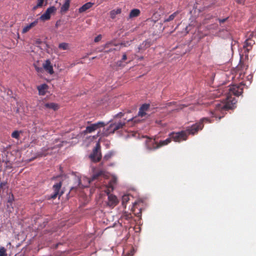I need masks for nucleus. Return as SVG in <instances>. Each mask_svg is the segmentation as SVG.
<instances>
[{"label": "nucleus", "instance_id": "obj_1", "mask_svg": "<svg viewBox=\"0 0 256 256\" xmlns=\"http://www.w3.org/2000/svg\"><path fill=\"white\" fill-rule=\"evenodd\" d=\"M204 122H211L209 118H204L199 122L195 123L190 126L186 127V130H182L177 132H172L169 134V136L176 142L185 140L188 138V134L194 135L199 130H202L204 127Z\"/></svg>", "mask_w": 256, "mask_h": 256}, {"label": "nucleus", "instance_id": "obj_2", "mask_svg": "<svg viewBox=\"0 0 256 256\" xmlns=\"http://www.w3.org/2000/svg\"><path fill=\"white\" fill-rule=\"evenodd\" d=\"M66 177V175L65 174H60L58 175L53 176L51 178L52 180H56L57 182L54 184L52 186V190L54 192L58 193L60 196H62L64 194V191L61 190L62 182L64 178Z\"/></svg>", "mask_w": 256, "mask_h": 256}, {"label": "nucleus", "instance_id": "obj_3", "mask_svg": "<svg viewBox=\"0 0 256 256\" xmlns=\"http://www.w3.org/2000/svg\"><path fill=\"white\" fill-rule=\"evenodd\" d=\"M237 100L235 98H233L232 100H228L226 103H219L216 105V108L218 110L224 111H228L230 110H234L236 106Z\"/></svg>", "mask_w": 256, "mask_h": 256}, {"label": "nucleus", "instance_id": "obj_4", "mask_svg": "<svg viewBox=\"0 0 256 256\" xmlns=\"http://www.w3.org/2000/svg\"><path fill=\"white\" fill-rule=\"evenodd\" d=\"M100 150V142H98L92 150V153L89 156V158H90L92 162H97L101 160L102 156Z\"/></svg>", "mask_w": 256, "mask_h": 256}, {"label": "nucleus", "instance_id": "obj_5", "mask_svg": "<svg viewBox=\"0 0 256 256\" xmlns=\"http://www.w3.org/2000/svg\"><path fill=\"white\" fill-rule=\"evenodd\" d=\"M108 123V122L106 124L103 122H98L94 124H90L86 127V128L84 131L83 133L84 134L88 133H91L100 128L104 127Z\"/></svg>", "mask_w": 256, "mask_h": 256}, {"label": "nucleus", "instance_id": "obj_6", "mask_svg": "<svg viewBox=\"0 0 256 256\" xmlns=\"http://www.w3.org/2000/svg\"><path fill=\"white\" fill-rule=\"evenodd\" d=\"M243 85L244 84L242 82L240 83L239 86L232 85L228 89L230 93L236 96H240L243 92V89L241 88V86Z\"/></svg>", "mask_w": 256, "mask_h": 256}, {"label": "nucleus", "instance_id": "obj_7", "mask_svg": "<svg viewBox=\"0 0 256 256\" xmlns=\"http://www.w3.org/2000/svg\"><path fill=\"white\" fill-rule=\"evenodd\" d=\"M146 148L150 150H155L158 148L159 145L155 139L148 138L145 142Z\"/></svg>", "mask_w": 256, "mask_h": 256}, {"label": "nucleus", "instance_id": "obj_8", "mask_svg": "<svg viewBox=\"0 0 256 256\" xmlns=\"http://www.w3.org/2000/svg\"><path fill=\"white\" fill-rule=\"evenodd\" d=\"M118 200L116 196L108 194V205L110 206L114 207L118 204Z\"/></svg>", "mask_w": 256, "mask_h": 256}, {"label": "nucleus", "instance_id": "obj_9", "mask_svg": "<svg viewBox=\"0 0 256 256\" xmlns=\"http://www.w3.org/2000/svg\"><path fill=\"white\" fill-rule=\"evenodd\" d=\"M43 68L50 74H54V70L52 64L50 60L48 59L46 60L45 63L43 64Z\"/></svg>", "mask_w": 256, "mask_h": 256}, {"label": "nucleus", "instance_id": "obj_10", "mask_svg": "<svg viewBox=\"0 0 256 256\" xmlns=\"http://www.w3.org/2000/svg\"><path fill=\"white\" fill-rule=\"evenodd\" d=\"M150 106V104H142L140 108H139V111L138 114V116L140 117H143L146 115V111L148 110Z\"/></svg>", "mask_w": 256, "mask_h": 256}, {"label": "nucleus", "instance_id": "obj_11", "mask_svg": "<svg viewBox=\"0 0 256 256\" xmlns=\"http://www.w3.org/2000/svg\"><path fill=\"white\" fill-rule=\"evenodd\" d=\"M255 42L254 40H246L245 41L244 44L243 46L244 48V54L246 55V57L248 58V52L250 50V48H248V46H252L253 44H254Z\"/></svg>", "mask_w": 256, "mask_h": 256}, {"label": "nucleus", "instance_id": "obj_12", "mask_svg": "<svg viewBox=\"0 0 256 256\" xmlns=\"http://www.w3.org/2000/svg\"><path fill=\"white\" fill-rule=\"evenodd\" d=\"M48 88V86L46 84H43L38 86L37 89L38 91L40 96H44L46 94V90Z\"/></svg>", "mask_w": 256, "mask_h": 256}, {"label": "nucleus", "instance_id": "obj_13", "mask_svg": "<svg viewBox=\"0 0 256 256\" xmlns=\"http://www.w3.org/2000/svg\"><path fill=\"white\" fill-rule=\"evenodd\" d=\"M94 4V2H88L83 4L81 7L78 8V12L82 13L86 12L88 10L92 8Z\"/></svg>", "mask_w": 256, "mask_h": 256}, {"label": "nucleus", "instance_id": "obj_14", "mask_svg": "<svg viewBox=\"0 0 256 256\" xmlns=\"http://www.w3.org/2000/svg\"><path fill=\"white\" fill-rule=\"evenodd\" d=\"M114 124H111L109 125V126L106 129H104V132H102V136H108L111 134H114L112 132V128H114Z\"/></svg>", "mask_w": 256, "mask_h": 256}, {"label": "nucleus", "instance_id": "obj_15", "mask_svg": "<svg viewBox=\"0 0 256 256\" xmlns=\"http://www.w3.org/2000/svg\"><path fill=\"white\" fill-rule=\"evenodd\" d=\"M39 19H36L34 22H31L30 24H28L23 29H22V33H26L28 32L30 28L36 26L38 22Z\"/></svg>", "mask_w": 256, "mask_h": 256}, {"label": "nucleus", "instance_id": "obj_16", "mask_svg": "<svg viewBox=\"0 0 256 256\" xmlns=\"http://www.w3.org/2000/svg\"><path fill=\"white\" fill-rule=\"evenodd\" d=\"M151 44H152L150 40H146L138 46V48L139 50H145L147 48H149Z\"/></svg>", "mask_w": 256, "mask_h": 256}, {"label": "nucleus", "instance_id": "obj_17", "mask_svg": "<svg viewBox=\"0 0 256 256\" xmlns=\"http://www.w3.org/2000/svg\"><path fill=\"white\" fill-rule=\"evenodd\" d=\"M44 106L46 108L52 109L54 110H57L60 106L59 105L57 104L54 102H48L44 104Z\"/></svg>", "mask_w": 256, "mask_h": 256}, {"label": "nucleus", "instance_id": "obj_18", "mask_svg": "<svg viewBox=\"0 0 256 256\" xmlns=\"http://www.w3.org/2000/svg\"><path fill=\"white\" fill-rule=\"evenodd\" d=\"M70 0H64V2L60 8L62 13L66 12L69 9Z\"/></svg>", "mask_w": 256, "mask_h": 256}, {"label": "nucleus", "instance_id": "obj_19", "mask_svg": "<svg viewBox=\"0 0 256 256\" xmlns=\"http://www.w3.org/2000/svg\"><path fill=\"white\" fill-rule=\"evenodd\" d=\"M113 124H114V125L112 132H114L116 130L122 128L125 125L126 123L120 120L118 122H116L113 123Z\"/></svg>", "mask_w": 256, "mask_h": 256}, {"label": "nucleus", "instance_id": "obj_20", "mask_svg": "<svg viewBox=\"0 0 256 256\" xmlns=\"http://www.w3.org/2000/svg\"><path fill=\"white\" fill-rule=\"evenodd\" d=\"M140 14V10L138 8H134L132 10L129 14L128 18H132L138 17Z\"/></svg>", "mask_w": 256, "mask_h": 256}, {"label": "nucleus", "instance_id": "obj_21", "mask_svg": "<svg viewBox=\"0 0 256 256\" xmlns=\"http://www.w3.org/2000/svg\"><path fill=\"white\" fill-rule=\"evenodd\" d=\"M104 174V172L102 170L98 171L94 174L92 178L89 180V182H91L96 180H97L100 176H102Z\"/></svg>", "mask_w": 256, "mask_h": 256}, {"label": "nucleus", "instance_id": "obj_22", "mask_svg": "<svg viewBox=\"0 0 256 256\" xmlns=\"http://www.w3.org/2000/svg\"><path fill=\"white\" fill-rule=\"evenodd\" d=\"M51 16L46 12H45L38 18L42 21H46L50 20Z\"/></svg>", "mask_w": 256, "mask_h": 256}, {"label": "nucleus", "instance_id": "obj_23", "mask_svg": "<svg viewBox=\"0 0 256 256\" xmlns=\"http://www.w3.org/2000/svg\"><path fill=\"white\" fill-rule=\"evenodd\" d=\"M122 10L120 8H117L116 10H113L110 12V17L112 19H114L116 18V14H120Z\"/></svg>", "mask_w": 256, "mask_h": 256}, {"label": "nucleus", "instance_id": "obj_24", "mask_svg": "<svg viewBox=\"0 0 256 256\" xmlns=\"http://www.w3.org/2000/svg\"><path fill=\"white\" fill-rule=\"evenodd\" d=\"M48 148H43L42 149V152H38L36 153V157L40 158L46 156L48 154L46 152L48 151Z\"/></svg>", "mask_w": 256, "mask_h": 256}, {"label": "nucleus", "instance_id": "obj_25", "mask_svg": "<svg viewBox=\"0 0 256 256\" xmlns=\"http://www.w3.org/2000/svg\"><path fill=\"white\" fill-rule=\"evenodd\" d=\"M116 152L114 150H111L105 154L103 158V161H107L109 160L114 154Z\"/></svg>", "mask_w": 256, "mask_h": 256}, {"label": "nucleus", "instance_id": "obj_26", "mask_svg": "<svg viewBox=\"0 0 256 256\" xmlns=\"http://www.w3.org/2000/svg\"><path fill=\"white\" fill-rule=\"evenodd\" d=\"M138 116H132V118L128 119L127 121L128 122H132L134 124L139 123L142 122V120L138 118Z\"/></svg>", "mask_w": 256, "mask_h": 256}, {"label": "nucleus", "instance_id": "obj_27", "mask_svg": "<svg viewBox=\"0 0 256 256\" xmlns=\"http://www.w3.org/2000/svg\"><path fill=\"white\" fill-rule=\"evenodd\" d=\"M76 187H72L70 189V192L66 194L67 198L68 199L70 198L76 194Z\"/></svg>", "mask_w": 256, "mask_h": 256}, {"label": "nucleus", "instance_id": "obj_28", "mask_svg": "<svg viewBox=\"0 0 256 256\" xmlns=\"http://www.w3.org/2000/svg\"><path fill=\"white\" fill-rule=\"evenodd\" d=\"M178 14V12H176L169 16L167 18H165L164 20V22H168L172 20Z\"/></svg>", "mask_w": 256, "mask_h": 256}, {"label": "nucleus", "instance_id": "obj_29", "mask_svg": "<svg viewBox=\"0 0 256 256\" xmlns=\"http://www.w3.org/2000/svg\"><path fill=\"white\" fill-rule=\"evenodd\" d=\"M171 141L172 138H170V136L164 140H160L158 143L159 147L160 148L162 146L167 145Z\"/></svg>", "mask_w": 256, "mask_h": 256}, {"label": "nucleus", "instance_id": "obj_30", "mask_svg": "<svg viewBox=\"0 0 256 256\" xmlns=\"http://www.w3.org/2000/svg\"><path fill=\"white\" fill-rule=\"evenodd\" d=\"M60 196V194H58V193H56V192H54L50 194V195H48L46 196V198L47 200H54L58 196V198H60V196Z\"/></svg>", "mask_w": 256, "mask_h": 256}, {"label": "nucleus", "instance_id": "obj_31", "mask_svg": "<svg viewBox=\"0 0 256 256\" xmlns=\"http://www.w3.org/2000/svg\"><path fill=\"white\" fill-rule=\"evenodd\" d=\"M130 200L129 195L124 194L122 197V206L126 208V203L128 202Z\"/></svg>", "mask_w": 256, "mask_h": 256}, {"label": "nucleus", "instance_id": "obj_32", "mask_svg": "<svg viewBox=\"0 0 256 256\" xmlns=\"http://www.w3.org/2000/svg\"><path fill=\"white\" fill-rule=\"evenodd\" d=\"M56 11V8L54 6H51L48 8L46 10V12H48V14H50V16L52 14H54Z\"/></svg>", "mask_w": 256, "mask_h": 256}, {"label": "nucleus", "instance_id": "obj_33", "mask_svg": "<svg viewBox=\"0 0 256 256\" xmlns=\"http://www.w3.org/2000/svg\"><path fill=\"white\" fill-rule=\"evenodd\" d=\"M48 4V0H38V6L40 8L44 6H46Z\"/></svg>", "mask_w": 256, "mask_h": 256}, {"label": "nucleus", "instance_id": "obj_34", "mask_svg": "<svg viewBox=\"0 0 256 256\" xmlns=\"http://www.w3.org/2000/svg\"><path fill=\"white\" fill-rule=\"evenodd\" d=\"M0 256H8L6 248L4 246L0 247Z\"/></svg>", "mask_w": 256, "mask_h": 256}, {"label": "nucleus", "instance_id": "obj_35", "mask_svg": "<svg viewBox=\"0 0 256 256\" xmlns=\"http://www.w3.org/2000/svg\"><path fill=\"white\" fill-rule=\"evenodd\" d=\"M68 48V44L66 42H62L59 44L58 48L64 50H66Z\"/></svg>", "mask_w": 256, "mask_h": 256}, {"label": "nucleus", "instance_id": "obj_36", "mask_svg": "<svg viewBox=\"0 0 256 256\" xmlns=\"http://www.w3.org/2000/svg\"><path fill=\"white\" fill-rule=\"evenodd\" d=\"M44 43L45 44L44 50H46V52L48 54H50L52 52V50L50 48V46L49 44H48L46 42H44Z\"/></svg>", "mask_w": 256, "mask_h": 256}, {"label": "nucleus", "instance_id": "obj_37", "mask_svg": "<svg viewBox=\"0 0 256 256\" xmlns=\"http://www.w3.org/2000/svg\"><path fill=\"white\" fill-rule=\"evenodd\" d=\"M116 66V68H123L125 66V64H123V61L122 60H118L116 62V64L114 66Z\"/></svg>", "mask_w": 256, "mask_h": 256}, {"label": "nucleus", "instance_id": "obj_38", "mask_svg": "<svg viewBox=\"0 0 256 256\" xmlns=\"http://www.w3.org/2000/svg\"><path fill=\"white\" fill-rule=\"evenodd\" d=\"M14 198L13 194H10L8 199V203L10 204V206H12V202L14 201Z\"/></svg>", "mask_w": 256, "mask_h": 256}, {"label": "nucleus", "instance_id": "obj_39", "mask_svg": "<svg viewBox=\"0 0 256 256\" xmlns=\"http://www.w3.org/2000/svg\"><path fill=\"white\" fill-rule=\"evenodd\" d=\"M12 136L13 138H18L20 137V132L18 130H14L12 132Z\"/></svg>", "mask_w": 256, "mask_h": 256}, {"label": "nucleus", "instance_id": "obj_40", "mask_svg": "<svg viewBox=\"0 0 256 256\" xmlns=\"http://www.w3.org/2000/svg\"><path fill=\"white\" fill-rule=\"evenodd\" d=\"M140 202H142V200H138V202H135L134 204H133V206L132 208V211L134 212H135L136 210V208H137V205Z\"/></svg>", "mask_w": 256, "mask_h": 256}, {"label": "nucleus", "instance_id": "obj_41", "mask_svg": "<svg viewBox=\"0 0 256 256\" xmlns=\"http://www.w3.org/2000/svg\"><path fill=\"white\" fill-rule=\"evenodd\" d=\"M34 68H35L36 71L38 72H40V73H43L44 72L43 67L42 68L38 67L36 64H34Z\"/></svg>", "mask_w": 256, "mask_h": 256}, {"label": "nucleus", "instance_id": "obj_42", "mask_svg": "<svg viewBox=\"0 0 256 256\" xmlns=\"http://www.w3.org/2000/svg\"><path fill=\"white\" fill-rule=\"evenodd\" d=\"M124 114H125V112H124V111L121 112H120L119 113L117 114H116L114 118H121L124 116Z\"/></svg>", "mask_w": 256, "mask_h": 256}, {"label": "nucleus", "instance_id": "obj_43", "mask_svg": "<svg viewBox=\"0 0 256 256\" xmlns=\"http://www.w3.org/2000/svg\"><path fill=\"white\" fill-rule=\"evenodd\" d=\"M62 242H58V243H57L56 244H53L51 246L50 248L52 249L56 250V249H57L58 248L59 246L62 245Z\"/></svg>", "mask_w": 256, "mask_h": 256}, {"label": "nucleus", "instance_id": "obj_44", "mask_svg": "<svg viewBox=\"0 0 256 256\" xmlns=\"http://www.w3.org/2000/svg\"><path fill=\"white\" fill-rule=\"evenodd\" d=\"M48 224V220H45L42 224H40V228H44V227H46V226L47 225V224Z\"/></svg>", "mask_w": 256, "mask_h": 256}, {"label": "nucleus", "instance_id": "obj_45", "mask_svg": "<svg viewBox=\"0 0 256 256\" xmlns=\"http://www.w3.org/2000/svg\"><path fill=\"white\" fill-rule=\"evenodd\" d=\"M228 17L226 18H218V21L220 24H222V23H224V22H226L228 20Z\"/></svg>", "mask_w": 256, "mask_h": 256}, {"label": "nucleus", "instance_id": "obj_46", "mask_svg": "<svg viewBox=\"0 0 256 256\" xmlns=\"http://www.w3.org/2000/svg\"><path fill=\"white\" fill-rule=\"evenodd\" d=\"M102 38V36L101 34H99L97 36H96L94 39V42H98L99 41H100L101 40Z\"/></svg>", "mask_w": 256, "mask_h": 256}, {"label": "nucleus", "instance_id": "obj_47", "mask_svg": "<svg viewBox=\"0 0 256 256\" xmlns=\"http://www.w3.org/2000/svg\"><path fill=\"white\" fill-rule=\"evenodd\" d=\"M116 50V49L114 48H110L109 50H100V52H104L106 54H108L110 52H112L114 50Z\"/></svg>", "mask_w": 256, "mask_h": 256}, {"label": "nucleus", "instance_id": "obj_48", "mask_svg": "<svg viewBox=\"0 0 256 256\" xmlns=\"http://www.w3.org/2000/svg\"><path fill=\"white\" fill-rule=\"evenodd\" d=\"M138 210H139V212H137V213H135V215L136 216H138V217H139L140 218H141V217H142V208H140L138 209Z\"/></svg>", "mask_w": 256, "mask_h": 256}, {"label": "nucleus", "instance_id": "obj_49", "mask_svg": "<svg viewBox=\"0 0 256 256\" xmlns=\"http://www.w3.org/2000/svg\"><path fill=\"white\" fill-rule=\"evenodd\" d=\"M44 43L43 42H42L40 39H36V40H35V42H34V44L37 46L38 44H42Z\"/></svg>", "mask_w": 256, "mask_h": 256}, {"label": "nucleus", "instance_id": "obj_50", "mask_svg": "<svg viewBox=\"0 0 256 256\" xmlns=\"http://www.w3.org/2000/svg\"><path fill=\"white\" fill-rule=\"evenodd\" d=\"M62 24V20H58L56 22L55 27L56 28H58V27L60 26Z\"/></svg>", "mask_w": 256, "mask_h": 256}, {"label": "nucleus", "instance_id": "obj_51", "mask_svg": "<svg viewBox=\"0 0 256 256\" xmlns=\"http://www.w3.org/2000/svg\"><path fill=\"white\" fill-rule=\"evenodd\" d=\"M67 143H68V142L66 141H62L60 142V144H57L56 146L58 148H61L63 146L64 144H67Z\"/></svg>", "mask_w": 256, "mask_h": 256}, {"label": "nucleus", "instance_id": "obj_52", "mask_svg": "<svg viewBox=\"0 0 256 256\" xmlns=\"http://www.w3.org/2000/svg\"><path fill=\"white\" fill-rule=\"evenodd\" d=\"M112 42H107L106 44L104 46V49L105 48H108L110 47V46L112 45Z\"/></svg>", "mask_w": 256, "mask_h": 256}, {"label": "nucleus", "instance_id": "obj_53", "mask_svg": "<svg viewBox=\"0 0 256 256\" xmlns=\"http://www.w3.org/2000/svg\"><path fill=\"white\" fill-rule=\"evenodd\" d=\"M176 104V102H168L166 104L164 108H167L168 107L170 106H172V104Z\"/></svg>", "mask_w": 256, "mask_h": 256}, {"label": "nucleus", "instance_id": "obj_54", "mask_svg": "<svg viewBox=\"0 0 256 256\" xmlns=\"http://www.w3.org/2000/svg\"><path fill=\"white\" fill-rule=\"evenodd\" d=\"M124 216L126 217V220H130V218H132V216H131V214H128L126 213V214Z\"/></svg>", "mask_w": 256, "mask_h": 256}, {"label": "nucleus", "instance_id": "obj_55", "mask_svg": "<svg viewBox=\"0 0 256 256\" xmlns=\"http://www.w3.org/2000/svg\"><path fill=\"white\" fill-rule=\"evenodd\" d=\"M246 0H236V2L240 4H244Z\"/></svg>", "mask_w": 256, "mask_h": 256}, {"label": "nucleus", "instance_id": "obj_56", "mask_svg": "<svg viewBox=\"0 0 256 256\" xmlns=\"http://www.w3.org/2000/svg\"><path fill=\"white\" fill-rule=\"evenodd\" d=\"M127 59V56H126V54L124 53L123 55H122V61H124V60H125Z\"/></svg>", "mask_w": 256, "mask_h": 256}, {"label": "nucleus", "instance_id": "obj_57", "mask_svg": "<svg viewBox=\"0 0 256 256\" xmlns=\"http://www.w3.org/2000/svg\"><path fill=\"white\" fill-rule=\"evenodd\" d=\"M40 8L39 6H38V4H36V6H34L32 8V11H35L37 8Z\"/></svg>", "mask_w": 256, "mask_h": 256}, {"label": "nucleus", "instance_id": "obj_58", "mask_svg": "<svg viewBox=\"0 0 256 256\" xmlns=\"http://www.w3.org/2000/svg\"><path fill=\"white\" fill-rule=\"evenodd\" d=\"M190 27V25L189 26H186V33H188V32H190V29L189 28Z\"/></svg>", "mask_w": 256, "mask_h": 256}, {"label": "nucleus", "instance_id": "obj_59", "mask_svg": "<svg viewBox=\"0 0 256 256\" xmlns=\"http://www.w3.org/2000/svg\"><path fill=\"white\" fill-rule=\"evenodd\" d=\"M252 76L251 75V74H250L248 75V76H247V78L248 80H251L252 79Z\"/></svg>", "mask_w": 256, "mask_h": 256}, {"label": "nucleus", "instance_id": "obj_60", "mask_svg": "<svg viewBox=\"0 0 256 256\" xmlns=\"http://www.w3.org/2000/svg\"><path fill=\"white\" fill-rule=\"evenodd\" d=\"M161 122H162V121L161 120H156V123L158 124H161Z\"/></svg>", "mask_w": 256, "mask_h": 256}, {"label": "nucleus", "instance_id": "obj_61", "mask_svg": "<svg viewBox=\"0 0 256 256\" xmlns=\"http://www.w3.org/2000/svg\"><path fill=\"white\" fill-rule=\"evenodd\" d=\"M6 206H7L8 208H10V207L13 208L12 206V205L10 206V204L8 203V202H7Z\"/></svg>", "mask_w": 256, "mask_h": 256}, {"label": "nucleus", "instance_id": "obj_62", "mask_svg": "<svg viewBox=\"0 0 256 256\" xmlns=\"http://www.w3.org/2000/svg\"><path fill=\"white\" fill-rule=\"evenodd\" d=\"M96 135H98V136H102V133H100V131L98 132Z\"/></svg>", "mask_w": 256, "mask_h": 256}, {"label": "nucleus", "instance_id": "obj_63", "mask_svg": "<svg viewBox=\"0 0 256 256\" xmlns=\"http://www.w3.org/2000/svg\"><path fill=\"white\" fill-rule=\"evenodd\" d=\"M124 112H125V114L130 113V112H131V110H126L124 111Z\"/></svg>", "mask_w": 256, "mask_h": 256}, {"label": "nucleus", "instance_id": "obj_64", "mask_svg": "<svg viewBox=\"0 0 256 256\" xmlns=\"http://www.w3.org/2000/svg\"><path fill=\"white\" fill-rule=\"evenodd\" d=\"M36 158V156L35 157H34V158H31L30 159L29 161H30V162H31V161H32V160H34Z\"/></svg>", "mask_w": 256, "mask_h": 256}]
</instances>
